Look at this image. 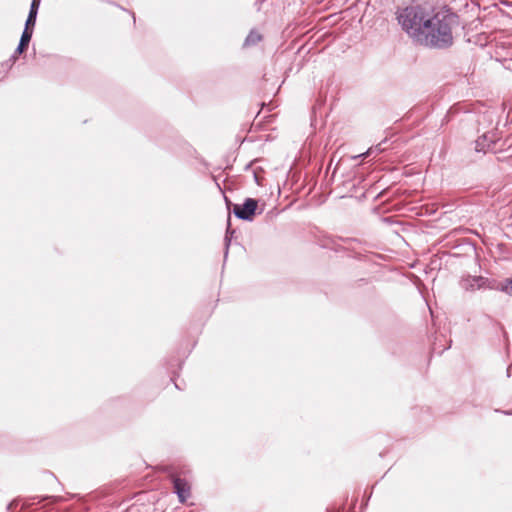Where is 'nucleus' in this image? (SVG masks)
I'll list each match as a JSON object with an SVG mask.
<instances>
[{"label": "nucleus", "mask_w": 512, "mask_h": 512, "mask_svg": "<svg viewBox=\"0 0 512 512\" xmlns=\"http://www.w3.org/2000/svg\"><path fill=\"white\" fill-rule=\"evenodd\" d=\"M38 7H39L38 1L37 0H33L32 3H31L29 15H28V18L26 20L25 28L24 29H32L33 30V28L35 26V23H36Z\"/></svg>", "instance_id": "39448f33"}, {"label": "nucleus", "mask_w": 512, "mask_h": 512, "mask_svg": "<svg viewBox=\"0 0 512 512\" xmlns=\"http://www.w3.org/2000/svg\"><path fill=\"white\" fill-rule=\"evenodd\" d=\"M261 40V35L257 32L252 30L249 35L245 39V45L250 46L258 43Z\"/></svg>", "instance_id": "0eeeda50"}, {"label": "nucleus", "mask_w": 512, "mask_h": 512, "mask_svg": "<svg viewBox=\"0 0 512 512\" xmlns=\"http://www.w3.org/2000/svg\"><path fill=\"white\" fill-rule=\"evenodd\" d=\"M397 19L420 45L443 48L452 44V16L442 8L431 4L410 6L399 11Z\"/></svg>", "instance_id": "f257e3e1"}, {"label": "nucleus", "mask_w": 512, "mask_h": 512, "mask_svg": "<svg viewBox=\"0 0 512 512\" xmlns=\"http://www.w3.org/2000/svg\"><path fill=\"white\" fill-rule=\"evenodd\" d=\"M257 208L258 201L253 198H247L243 204H235L233 212L237 218L251 221L256 214Z\"/></svg>", "instance_id": "7ed1b4c3"}, {"label": "nucleus", "mask_w": 512, "mask_h": 512, "mask_svg": "<svg viewBox=\"0 0 512 512\" xmlns=\"http://www.w3.org/2000/svg\"><path fill=\"white\" fill-rule=\"evenodd\" d=\"M174 493L178 496L180 503H185L190 497V485L189 483L180 477H172Z\"/></svg>", "instance_id": "20e7f679"}, {"label": "nucleus", "mask_w": 512, "mask_h": 512, "mask_svg": "<svg viewBox=\"0 0 512 512\" xmlns=\"http://www.w3.org/2000/svg\"><path fill=\"white\" fill-rule=\"evenodd\" d=\"M485 142H486V136H483V138H482V139H478V140L476 141V147H475V149H476L477 151H485V149H486V148H489V147H490V144H487V145H486V144H485Z\"/></svg>", "instance_id": "6e6552de"}, {"label": "nucleus", "mask_w": 512, "mask_h": 512, "mask_svg": "<svg viewBox=\"0 0 512 512\" xmlns=\"http://www.w3.org/2000/svg\"><path fill=\"white\" fill-rule=\"evenodd\" d=\"M175 387H176V389L181 390V386L176 385Z\"/></svg>", "instance_id": "1a4fd4ad"}, {"label": "nucleus", "mask_w": 512, "mask_h": 512, "mask_svg": "<svg viewBox=\"0 0 512 512\" xmlns=\"http://www.w3.org/2000/svg\"><path fill=\"white\" fill-rule=\"evenodd\" d=\"M463 287L465 289L488 287L490 289H497L504 293L512 295V278L506 279L505 281H502L499 283H496V282H490L487 279H484L483 277H474V278L465 280L463 283Z\"/></svg>", "instance_id": "f03ea898"}, {"label": "nucleus", "mask_w": 512, "mask_h": 512, "mask_svg": "<svg viewBox=\"0 0 512 512\" xmlns=\"http://www.w3.org/2000/svg\"><path fill=\"white\" fill-rule=\"evenodd\" d=\"M32 34H33L32 29H24L21 39H20V42H19V45L16 50L17 53L21 54L26 49V47L28 46V44L32 38Z\"/></svg>", "instance_id": "423d86ee"}]
</instances>
